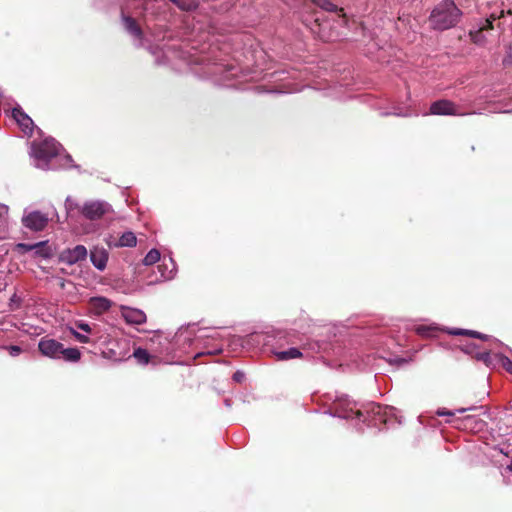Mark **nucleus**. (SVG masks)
<instances>
[{"label":"nucleus","mask_w":512,"mask_h":512,"mask_svg":"<svg viewBox=\"0 0 512 512\" xmlns=\"http://www.w3.org/2000/svg\"><path fill=\"white\" fill-rule=\"evenodd\" d=\"M461 15V10L452 0H444L432 10L429 24L435 30H447L460 21Z\"/></svg>","instance_id":"f257e3e1"},{"label":"nucleus","mask_w":512,"mask_h":512,"mask_svg":"<svg viewBox=\"0 0 512 512\" xmlns=\"http://www.w3.org/2000/svg\"><path fill=\"white\" fill-rule=\"evenodd\" d=\"M61 145L51 137H47L39 143L34 142V160L36 166L41 169H49V163L59 154Z\"/></svg>","instance_id":"f03ea898"},{"label":"nucleus","mask_w":512,"mask_h":512,"mask_svg":"<svg viewBox=\"0 0 512 512\" xmlns=\"http://www.w3.org/2000/svg\"><path fill=\"white\" fill-rule=\"evenodd\" d=\"M111 210V206L100 200L87 201L81 208V214L89 220H98Z\"/></svg>","instance_id":"7ed1b4c3"},{"label":"nucleus","mask_w":512,"mask_h":512,"mask_svg":"<svg viewBox=\"0 0 512 512\" xmlns=\"http://www.w3.org/2000/svg\"><path fill=\"white\" fill-rule=\"evenodd\" d=\"M355 417L372 425H377L378 420L379 422H385L383 408L376 403H370L365 408L356 410Z\"/></svg>","instance_id":"20e7f679"},{"label":"nucleus","mask_w":512,"mask_h":512,"mask_svg":"<svg viewBox=\"0 0 512 512\" xmlns=\"http://www.w3.org/2000/svg\"><path fill=\"white\" fill-rule=\"evenodd\" d=\"M437 414L439 416H450L451 419L447 420L448 423L452 424L455 428L458 429H474L478 425V421L474 416L468 415L463 418L454 417V412L442 409L438 410Z\"/></svg>","instance_id":"39448f33"},{"label":"nucleus","mask_w":512,"mask_h":512,"mask_svg":"<svg viewBox=\"0 0 512 512\" xmlns=\"http://www.w3.org/2000/svg\"><path fill=\"white\" fill-rule=\"evenodd\" d=\"M87 249L84 245H77L72 249H65L59 254V261L68 265H73L79 261L85 260Z\"/></svg>","instance_id":"423d86ee"},{"label":"nucleus","mask_w":512,"mask_h":512,"mask_svg":"<svg viewBox=\"0 0 512 512\" xmlns=\"http://www.w3.org/2000/svg\"><path fill=\"white\" fill-rule=\"evenodd\" d=\"M38 349L44 356L50 358H60V350L62 349V343L55 339L43 337L38 343Z\"/></svg>","instance_id":"0eeeda50"},{"label":"nucleus","mask_w":512,"mask_h":512,"mask_svg":"<svg viewBox=\"0 0 512 512\" xmlns=\"http://www.w3.org/2000/svg\"><path fill=\"white\" fill-rule=\"evenodd\" d=\"M430 113L434 115H464L457 110V106L450 100L435 101L430 106Z\"/></svg>","instance_id":"6e6552de"},{"label":"nucleus","mask_w":512,"mask_h":512,"mask_svg":"<svg viewBox=\"0 0 512 512\" xmlns=\"http://www.w3.org/2000/svg\"><path fill=\"white\" fill-rule=\"evenodd\" d=\"M12 118L16 121L22 132L27 135H32V119L27 115L21 107H15L12 110Z\"/></svg>","instance_id":"1a4fd4ad"},{"label":"nucleus","mask_w":512,"mask_h":512,"mask_svg":"<svg viewBox=\"0 0 512 512\" xmlns=\"http://www.w3.org/2000/svg\"><path fill=\"white\" fill-rule=\"evenodd\" d=\"M121 315L128 324L141 325L147 320L146 314L137 308L121 307Z\"/></svg>","instance_id":"9d476101"},{"label":"nucleus","mask_w":512,"mask_h":512,"mask_svg":"<svg viewBox=\"0 0 512 512\" xmlns=\"http://www.w3.org/2000/svg\"><path fill=\"white\" fill-rule=\"evenodd\" d=\"M121 19L124 25L125 30L131 34L133 37H135L138 40H142L144 37V33L133 17L126 15L123 11L121 12Z\"/></svg>","instance_id":"9b49d317"},{"label":"nucleus","mask_w":512,"mask_h":512,"mask_svg":"<svg viewBox=\"0 0 512 512\" xmlns=\"http://www.w3.org/2000/svg\"><path fill=\"white\" fill-rule=\"evenodd\" d=\"M56 245L54 243H50L48 240L40 241L34 243V256H39L42 258H51L56 253Z\"/></svg>","instance_id":"f8f14e48"},{"label":"nucleus","mask_w":512,"mask_h":512,"mask_svg":"<svg viewBox=\"0 0 512 512\" xmlns=\"http://www.w3.org/2000/svg\"><path fill=\"white\" fill-rule=\"evenodd\" d=\"M89 305L94 314L101 315L111 308L112 301L105 297H92Z\"/></svg>","instance_id":"ddd939ff"},{"label":"nucleus","mask_w":512,"mask_h":512,"mask_svg":"<svg viewBox=\"0 0 512 512\" xmlns=\"http://www.w3.org/2000/svg\"><path fill=\"white\" fill-rule=\"evenodd\" d=\"M92 264L99 270H104L108 261V253L103 248H94L90 252Z\"/></svg>","instance_id":"4468645a"},{"label":"nucleus","mask_w":512,"mask_h":512,"mask_svg":"<svg viewBox=\"0 0 512 512\" xmlns=\"http://www.w3.org/2000/svg\"><path fill=\"white\" fill-rule=\"evenodd\" d=\"M351 403L347 400L339 399L334 402V408L339 417L342 418H353L355 412L353 407H350Z\"/></svg>","instance_id":"2eb2a0df"},{"label":"nucleus","mask_w":512,"mask_h":512,"mask_svg":"<svg viewBox=\"0 0 512 512\" xmlns=\"http://www.w3.org/2000/svg\"><path fill=\"white\" fill-rule=\"evenodd\" d=\"M500 16H496L492 14L489 18L485 19L483 25L476 31L471 32V38L474 43H480L481 42V34L483 31L492 30L493 29V22L498 19Z\"/></svg>","instance_id":"dca6fc26"},{"label":"nucleus","mask_w":512,"mask_h":512,"mask_svg":"<svg viewBox=\"0 0 512 512\" xmlns=\"http://www.w3.org/2000/svg\"><path fill=\"white\" fill-rule=\"evenodd\" d=\"M60 358L69 362H77L81 358V352L78 348H64L60 350Z\"/></svg>","instance_id":"f3484780"},{"label":"nucleus","mask_w":512,"mask_h":512,"mask_svg":"<svg viewBox=\"0 0 512 512\" xmlns=\"http://www.w3.org/2000/svg\"><path fill=\"white\" fill-rule=\"evenodd\" d=\"M137 244V238L131 231L124 232L118 242L115 244L116 247H134Z\"/></svg>","instance_id":"a211bd4d"},{"label":"nucleus","mask_w":512,"mask_h":512,"mask_svg":"<svg viewBox=\"0 0 512 512\" xmlns=\"http://www.w3.org/2000/svg\"><path fill=\"white\" fill-rule=\"evenodd\" d=\"M315 5L320 8L329 11V12H337L339 11L342 16H345L343 8L338 9L336 4H333L330 0H311Z\"/></svg>","instance_id":"6ab92c4d"},{"label":"nucleus","mask_w":512,"mask_h":512,"mask_svg":"<svg viewBox=\"0 0 512 512\" xmlns=\"http://www.w3.org/2000/svg\"><path fill=\"white\" fill-rule=\"evenodd\" d=\"M276 357L278 360H289L302 357V353L298 348H289L288 350L277 352Z\"/></svg>","instance_id":"aec40b11"},{"label":"nucleus","mask_w":512,"mask_h":512,"mask_svg":"<svg viewBox=\"0 0 512 512\" xmlns=\"http://www.w3.org/2000/svg\"><path fill=\"white\" fill-rule=\"evenodd\" d=\"M49 221L46 214L39 211H34V231H41L45 228Z\"/></svg>","instance_id":"412c9836"},{"label":"nucleus","mask_w":512,"mask_h":512,"mask_svg":"<svg viewBox=\"0 0 512 512\" xmlns=\"http://www.w3.org/2000/svg\"><path fill=\"white\" fill-rule=\"evenodd\" d=\"M182 11H192L197 8L195 0H169Z\"/></svg>","instance_id":"4be33fe9"},{"label":"nucleus","mask_w":512,"mask_h":512,"mask_svg":"<svg viewBox=\"0 0 512 512\" xmlns=\"http://www.w3.org/2000/svg\"><path fill=\"white\" fill-rule=\"evenodd\" d=\"M416 333L422 337H434L437 333V328L427 325H419L416 327Z\"/></svg>","instance_id":"5701e85b"},{"label":"nucleus","mask_w":512,"mask_h":512,"mask_svg":"<svg viewBox=\"0 0 512 512\" xmlns=\"http://www.w3.org/2000/svg\"><path fill=\"white\" fill-rule=\"evenodd\" d=\"M133 356L140 364H148L150 361V354L146 349L143 348H137L134 350Z\"/></svg>","instance_id":"b1692460"},{"label":"nucleus","mask_w":512,"mask_h":512,"mask_svg":"<svg viewBox=\"0 0 512 512\" xmlns=\"http://www.w3.org/2000/svg\"><path fill=\"white\" fill-rule=\"evenodd\" d=\"M160 259V252L157 249H151L143 259V263L147 266L153 265Z\"/></svg>","instance_id":"393cba45"},{"label":"nucleus","mask_w":512,"mask_h":512,"mask_svg":"<svg viewBox=\"0 0 512 512\" xmlns=\"http://www.w3.org/2000/svg\"><path fill=\"white\" fill-rule=\"evenodd\" d=\"M453 334L455 335H469L473 338H479V339H482V340H485L487 339V336L484 335V334H481L477 331H472V330H457V331H454Z\"/></svg>","instance_id":"a878e982"},{"label":"nucleus","mask_w":512,"mask_h":512,"mask_svg":"<svg viewBox=\"0 0 512 512\" xmlns=\"http://www.w3.org/2000/svg\"><path fill=\"white\" fill-rule=\"evenodd\" d=\"M502 367L512 375V361L508 357H504L501 360Z\"/></svg>","instance_id":"bb28decb"},{"label":"nucleus","mask_w":512,"mask_h":512,"mask_svg":"<svg viewBox=\"0 0 512 512\" xmlns=\"http://www.w3.org/2000/svg\"><path fill=\"white\" fill-rule=\"evenodd\" d=\"M72 333H73V335L75 336V338L79 342H81V343H88L89 342V338L87 336L82 335V334H80V333H78V332H76L74 330L72 331Z\"/></svg>","instance_id":"cd10ccee"},{"label":"nucleus","mask_w":512,"mask_h":512,"mask_svg":"<svg viewBox=\"0 0 512 512\" xmlns=\"http://www.w3.org/2000/svg\"><path fill=\"white\" fill-rule=\"evenodd\" d=\"M23 223L27 228L32 229V213H28L23 217Z\"/></svg>","instance_id":"c85d7f7f"},{"label":"nucleus","mask_w":512,"mask_h":512,"mask_svg":"<svg viewBox=\"0 0 512 512\" xmlns=\"http://www.w3.org/2000/svg\"><path fill=\"white\" fill-rule=\"evenodd\" d=\"M65 206L67 210H72L77 207V204L74 202L72 198L68 197L65 201Z\"/></svg>","instance_id":"c756f323"},{"label":"nucleus","mask_w":512,"mask_h":512,"mask_svg":"<svg viewBox=\"0 0 512 512\" xmlns=\"http://www.w3.org/2000/svg\"><path fill=\"white\" fill-rule=\"evenodd\" d=\"M315 26H317L319 29H321V24L318 22V19H315ZM311 30L313 33L317 34V36L320 38V39H324V36L321 35L320 33V30L316 31L314 27H311Z\"/></svg>","instance_id":"7c9ffc66"},{"label":"nucleus","mask_w":512,"mask_h":512,"mask_svg":"<svg viewBox=\"0 0 512 512\" xmlns=\"http://www.w3.org/2000/svg\"><path fill=\"white\" fill-rule=\"evenodd\" d=\"M76 326H77L79 329H81V330H83L84 332H86V333H90V332H91V328H90V326H89L88 324H86V323L80 322V323H77V324H76Z\"/></svg>","instance_id":"2f4dec72"},{"label":"nucleus","mask_w":512,"mask_h":512,"mask_svg":"<svg viewBox=\"0 0 512 512\" xmlns=\"http://www.w3.org/2000/svg\"><path fill=\"white\" fill-rule=\"evenodd\" d=\"M244 373L243 372H240V371H236L234 374H233V380L236 381V382H242V380L244 379Z\"/></svg>","instance_id":"473e14b6"},{"label":"nucleus","mask_w":512,"mask_h":512,"mask_svg":"<svg viewBox=\"0 0 512 512\" xmlns=\"http://www.w3.org/2000/svg\"><path fill=\"white\" fill-rule=\"evenodd\" d=\"M504 63H512V46L509 47Z\"/></svg>","instance_id":"72a5a7b5"},{"label":"nucleus","mask_w":512,"mask_h":512,"mask_svg":"<svg viewBox=\"0 0 512 512\" xmlns=\"http://www.w3.org/2000/svg\"><path fill=\"white\" fill-rule=\"evenodd\" d=\"M17 249L18 250L29 251V250H32V245H29V244H18L17 245Z\"/></svg>","instance_id":"f704fd0d"},{"label":"nucleus","mask_w":512,"mask_h":512,"mask_svg":"<svg viewBox=\"0 0 512 512\" xmlns=\"http://www.w3.org/2000/svg\"><path fill=\"white\" fill-rule=\"evenodd\" d=\"M10 354L13 356H16L20 353L21 349L18 346H11L10 348Z\"/></svg>","instance_id":"c9c22d12"},{"label":"nucleus","mask_w":512,"mask_h":512,"mask_svg":"<svg viewBox=\"0 0 512 512\" xmlns=\"http://www.w3.org/2000/svg\"><path fill=\"white\" fill-rule=\"evenodd\" d=\"M7 212H8V207L6 205L0 204V218L4 214H7Z\"/></svg>","instance_id":"e433bc0d"},{"label":"nucleus","mask_w":512,"mask_h":512,"mask_svg":"<svg viewBox=\"0 0 512 512\" xmlns=\"http://www.w3.org/2000/svg\"><path fill=\"white\" fill-rule=\"evenodd\" d=\"M395 361H396L397 363H405V362H406V360H405V359H403V358H398V359H396Z\"/></svg>","instance_id":"4c0bfd02"},{"label":"nucleus","mask_w":512,"mask_h":512,"mask_svg":"<svg viewBox=\"0 0 512 512\" xmlns=\"http://www.w3.org/2000/svg\"><path fill=\"white\" fill-rule=\"evenodd\" d=\"M457 411H458V412H460V413H463V412H465V411H466V409H465V408H462V409H459V410H457Z\"/></svg>","instance_id":"58836bf2"},{"label":"nucleus","mask_w":512,"mask_h":512,"mask_svg":"<svg viewBox=\"0 0 512 512\" xmlns=\"http://www.w3.org/2000/svg\"><path fill=\"white\" fill-rule=\"evenodd\" d=\"M33 129H34V130H35V129H37V131H38L39 133H41L40 129H38V128L36 127V125H35V124H34V126H33Z\"/></svg>","instance_id":"ea45409f"},{"label":"nucleus","mask_w":512,"mask_h":512,"mask_svg":"<svg viewBox=\"0 0 512 512\" xmlns=\"http://www.w3.org/2000/svg\"><path fill=\"white\" fill-rule=\"evenodd\" d=\"M509 468L512 470V464L510 465V467H509Z\"/></svg>","instance_id":"a19ab883"}]
</instances>
